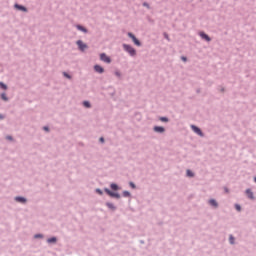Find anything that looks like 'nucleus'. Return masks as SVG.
Returning a JSON list of instances; mask_svg holds the SVG:
<instances>
[{
  "label": "nucleus",
  "instance_id": "nucleus-6",
  "mask_svg": "<svg viewBox=\"0 0 256 256\" xmlns=\"http://www.w3.org/2000/svg\"><path fill=\"white\" fill-rule=\"evenodd\" d=\"M14 9H17V11H22L23 13H27L29 10L27 9V7L21 5V4H18V3H15L14 4Z\"/></svg>",
  "mask_w": 256,
  "mask_h": 256
},
{
  "label": "nucleus",
  "instance_id": "nucleus-23",
  "mask_svg": "<svg viewBox=\"0 0 256 256\" xmlns=\"http://www.w3.org/2000/svg\"><path fill=\"white\" fill-rule=\"evenodd\" d=\"M122 196L123 197H131V192H129V191H127V190H124L123 192H122Z\"/></svg>",
  "mask_w": 256,
  "mask_h": 256
},
{
  "label": "nucleus",
  "instance_id": "nucleus-37",
  "mask_svg": "<svg viewBox=\"0 0 256 256\" xmlns=\"http://www.w3.org/2000/svg\"><path fill=\"white\" fill-rule=\"evenodd\" d=\"M165 39H169V35L167 33L164 34Z\"/></svg>",
  "mask_w": 256,
  "mask_h": 256
},
{
  "label": "nucleus",
  "instance_id": "nucleus-9",
  "mask_svg": "<svg viewBox=\"0 0 256 256\" xmlns=\"http://www.w3.org/2000/svg\"><path fill=\"white\" fill-rule=\"evenodd\" d=\"M94 71L96 72V73H99L100 75L101 74H103V73H105V68H103L101 65H99V64H96V65H94Z\"/></svg>",
  "mask_w": 256,
  "mask_h": 256
},
{
  "label": "nucleus",
  "instance_id": "nucleus-17",
  "mask_svg": "<svg viewBox=\"0 0 256 256\" xmlns=\"http://www.w3.org/2000/svg\"><path fill=\"white\" fill-rule=\"evenodd\" d=\"M0 99H2V101H9V97H7V94L5 92L0 94Z\"/></svg>",
  "mask_w": 256,
  "mask_h": 256
},
{
  "label": "nucleus",
  "instance_id": "nucleus-20",
  "mask_svg": "<svg viewBox=\"0 0 256 256\" xmlns=\"http://www.w3.org/2000/svg\"><path fill=\"white\" fill-rule=\"evenodd\" d=\"M0 89H3L4 91H7V89H9V87L4 82H0Z\"/></svg>",
  "mask_w": 256,
  "mask_h": 256
},
{
  "label": "nucleus",
  "instance_id": "nucleus-7",
  "mask_svg": "<svg viewBox=\"0 0 256 256\" xmlns=\"http://www.w3.org/2000/svg\"><path fill=\"white\" fill-rule=\"evenodd\" d=\"M100 61H103L104 63H111V57L107 56L106 53H101L100 54Z\"/></svg>",
  "mask_w": 256,
  "mask_h": 256
},
{
  "label": "nucleus",
  "instance_id": "nucleus-26",
  "mask_svg": "<svg viewBox=\"0 0 256 256\" xmlns=\"http://www.w3.org/2000/svg\"><path fill=\"white\" fill-rule=\"evenodd\" d=\"M95 193H97L98 195H103V190H101L100 188H96Z\"/></svg>",
  "mask_w": 256,
  "mask_h": 256
},
{
  "label": "nucleus",
  "instance_id": "nucleus-33",
  "mask_svg": "<svg viewBox=\"0 0 256 256\" xmlns=\"http://www.w3.org/2000/svg\"><path fill=\"white\" fill-rule=\"evenodd\" d=\"M3 119H5V115L0 114V121H3Z\"/></svg>",
  "mask_w": 256,
  "mask_h": 256
},
{
  "label": "nucleus",
  "instance_id": "nucleus-28",
  "mask_svg": "<svg viewBox=\"0 0 256 256\" xmlns=\"http://www.w3.org/2000/svg\"><path fill=\"white\" fill-rule=\"evenodd\" d=\"M64 77H66V79H72L71 75L67 72H63Z\"/></svg>",
  "mask_w": 256,
  "mask_h": 256
},
{
  "label": "nucleus",
  "instance_id": "nucleus-29",
  "mask_svg": "<svg viewBox=\"0 0 256 256\" xmlns=\"http://www.w3.org/2000/svg\"><path fill=\"white\" fill-rule=\"evenodd\" d=\"M129 187H131V189H137V185H135L133 182H129Z\"/></svg>",
  "mask_w": 256,
  "mask_h": 256
},
{
  "label": "nucleus",
  "instance_id": "nucleus-30",
  "mask_svg": "<svg viewBox=\"0 0 256 256\" xmlns=\"http://www.w3.org/2000/svg\"><path fill=\"white\" fill-rule=\"evenodd\" d=\"M142 5H143V7H146L147 9H151V6L147 2H144Z\"/></svg>",
  "mask_w": 256,
  "mask_h": 256
},
{
  "label": "nucleus",
  "instance_id": "nucleus-35",
  "mask_svg": "<svg viewBox=\"0 0 256 256\" xmlns=\"http://www.w3.org/2000/svg\"><path fill=\"white\" fill-rule=\"evenodd\" d=\"M181 59H182L184 62L187 61V57H185V56H182Z\"/></svg>",
  "mask_w": 256,
  "mask_h": 256
},
{
  "label": "nucleus",
  "instance_id": "nucleus-27",
  "mask_svg": "<svg viewBox=\"0 0 256 256\" xmlns=\"http://www.w3.org/2000/svg\"><path fill=\"white\" fill-rule=\"evenodd\" d=\"M43 234H35L34 239H43Z\"/></svg>",
  "mask_w": 256,
  "mask_h": 256
},
{
  "label": "nucleus",
  "instance_id": "nucleus-10",
  "mask_svg": "<svg viewBox=\"0 0 256 256\" xmlns=\"http://www.w3.org/2000/svg\"><path fill=\"white\" fill-rule=\"evenodd\" d=\"M208 204L211 207H214V209H218L219 208V202H217V200H215L213 198L208 201Z\"/></svg>",
  "mask_w": 256,
  "mask_h": 256
},
{
  "label": "nucleus",
  "instance_id": "nucleus-31",
  "mask_svg": "<svg viewBox=\"0 0 256 256\" xmlns=\"http://www.w3.org/2000/svg\"><path fill=\"white\" fill-rule=\"evenodd\" d=\"M235 209H236V211L241 212V205L235 204Z\"/></svg>",
  "mask_w": 256,
  "mask_h": 256
},
{
  "label": "nucleus",
  "instance_id": "nucleus-25",
  "mask_svg": "<svg viewBox=\"0 0 256 256\" xmlns=\"http://www.w3.org/2000/svg\"><path fill=\"white\" fill-rule=\"evenodd\" d=\"M114 75H116V77H117L118 79H121V72H120L119 70H116V71L114 72Z\"/></svg>",
  "mask_w": 256,
  "mask_h": 256
},
{
  "label": "nucleus",
  "instance_id": "nucleus-13",
  "mask_svg": "<svg viewBox=\"0 0 256 256\" xmlns=\"http://www.w3.org/2000/svg\"><path fill=\"white\" fill-rule=\"evenodd\" d=\"M245 193L248 199H251V200L255 199V195L253 194V191L251 190V188L246 189Z\"/></svg>",
  "mask_w": 256,
  "mask_h": 256
},
{
  "label": "nucleus",
  "instance_id": "nucleus-15",
  "mask_svg": "<svg viewBox=\"0 0 256 256\" xmlns=\"http://www.w3.org/2000/svg\"><path fill=\"white\" fill-rule=\"evenodd\" d=\"M76 29L78 31H81L82 33H89V30L87 28H85L83 25L81 24H77L76 25Z\"/></svg>",
  "mask_w": 256,
  "mask_h": 256
},
{
  "label": "nucleus",
  "instance_id": "nucleus-24",
  "mask_svg": "<svg viewBox=\"0 0 256 256\" xmlns=\"http://www.w3.org/2000/svg\"><path fill=\"white\" fill-rule=\"evenodd\" d=\"M186 175H187V177H195V173H193V171H191V170H187Z\"/></svg>",
  "mask_w": 256,
  "mask_h": 256
},
{
  "label": "nucleus",
  "instance_id": "nucleus-34",
  "mask_svg": "<svg viewBox=\"0 0 256 256\" xmlns=\"http://www.w3.org/2000/svg\"><path fill=\"white\" fill-rule=\"evenodd\" d=\"M43 129H44V131L49 132V127L48 126H44Z\"/></svg>",
  "mask_w": 256,
  "mask_h": 256
},
{
  "label": "nucleus",
  "instance_id": "nucleus-16",
  "mask_svg": "<svg viewBox=\"0 0 256 256\" xmlns=\"http://www.w3.org/2000/svg\"><path fill=\"white\" fill-rule=\"evenodd\" d=\"M110 189L112 191H119V189H121V188L119 187V185L117 183H111L110 184Z\"/></svg>",
  "mask_w": 256,
  "mask_h": 256
},
{
  "label": "nucleus",
  "instance_id": "nucleus-22",
  "mask_svg": "<svg viewBox=\"0 0 256 256\" xmlns=\"http://www.w3.org/2000/svg\"><path fill=\"white\" fill-rule=\"evenodd\" d=\"M83 106L86 107V109H91V102L86 100L83 102Z\"/></svg>",
  "mask_w": 256,
  "mask_h": 256
},
{
  "label": "nucleus",
  "instance_id": "nucleus-18",
  "mask_svg": "<svg viewBox=\"0 0 256 256\" xmlns=\"http://www.w3.org/2000/svg\"><path fill=\"white\" fill-rule=\"evenodd\" d=\"M229 243L230 245H235V236L233 234L229 235Z\"/></svg>",
  "mask_w": 256,
  "mask_h": 256
},
{
  "label": "nucleus",
  "instance_id": "nucleus-12",
  "mask_svg": "<svg viewBox=\"0 0 256 256\" xmlns=\"http://www.w3.org/2000/svg\"><path fill=\"white\" fill-rule=\"evenodd\" d=\"M199 36L201 37V39H204V41H207L208 43L211 41V37L205 32H200Z\"/></svg>",
  "mask_w": 256,
  "mask_h": 256
},
{
  "label": "nucleus",
  "instance_id": "nucleus-3",
  "mask_svg": "<svg viewBox=\"0 0 256 256\" xmlns=\"http://www.w3.org/2000/svg\"><path fill=\"white\" fill-rule=\"evenodd\" d=\"M128 37L130 39H132L134 45H136V47H141L143 44L141 43V41L139 39H137V37L135 36V34L128 32Z\"/></svg>",
  "mask_w": 256,
  "mask_h": 256
},
{
  "label": "nucleus",
  "instance_id": "nucleus-11",
  "mask_svg": "<svg viewBox=\"0 0 256 256\" xmlns=\"http://www.w3.org/2000/svg\"><path fill=\"white\" fill-rule=\"evenodd\" d=\"M154 133H165V127L163 126H154L153 127Z\"/></svg>",
  "mask_w": 256,
  "mask_h": 256
},
{
  "label": "nucleus",
  "instance_id": "nucleus-38",
  "mask_svg": "<svg viewBox=\"0 0 256 256\" xmlns=\"http://www.w3.org/2000/svg\"><path fill=\"white\" fill-rule=\"evenodd\" d=\"M220 91H221V93H225V88L222 87V88L220 89Z\"/></svg>",
  "mask_w": 256,
  "mask_h": 256
},
{
  "label": "nucleus",
  "instance_id": "nucleus-36",
  "mask_svg": "<svg viewBox=\"0 0 256 256\" xmlns=\"http://www.w3.org/2000/svg\"><path fill=\"white\" fill-rule=\"evenodd\" d=\"M7 139H8L9 141H13V137H12V136H7Z\"/></svg>",
  "mask_w": 256,
  "mask_h": 256
},
{
  "label": "nucleus",
  "instance_id": "nucleus-8",
  "mask_svg": "<svg viewBox=\"0 0 256 256\" xmlns=\"http://www.w3.org/2000/svg\"><path fill=\"white\" fill-rule=\"evenodd\" d=\"M14 201H16V203H21L22 205H26L27 203V198L23 197V196H16L14 198Z\"/></svg>",
  "mask_w": 256,
  "mask_h": 256
},
{
  "label": "nucleus",
  "instance_id": "nucleus-5",
  "mask_svg": "<svg viewBox=\"0 0 256 256\" xmlns=\"http://www.w3.org/2000/svg\"><path fill=\"white\" fill-rule=\"evenodd\" d=\"M191 129L192 131H194V133H196V135H199V137H205V134L203 133L201 128L197 127L196 125H191Z\"/></svg>",
  "mask_w": 256,
  "mask_h": 256
},
{
  "label": "nucleus",
  "instance_id": "nucleus-40",
  "mask_svg": "<svg viewBox=\"0 0 256 256\" xmlns=\"http://www.w3.org/2000/svg\"><path fill=\"white\" fill-rule=\"evenodd\" d=\"M254 181L256 182V177H254Z\"/></svg>",
  "mask_w": 256,
  "mask_h": 256
},
{
  "label": "nucleus",
  "instance_id": "nucleus-21",
  "mask_svg": "<svg viewBox=\"0 0 256 256\" xmlns=\"http://www.w3.org/2000/svg\"><path fill=\"white\" fill-rule=\"evenodd\" d=\"M159 121H161L162 123H169V119L166 116H161L159 118Z\"/></svg>",
  "mask_w": 256,
  "mask_h": 256
},
{
  "label": "nucleus",
  "instance_id": "nucleus-32",
  "mask_svg": "<svg viewBox=\"0 0 256 256\" xmlns=\"http://www.w3.org/2000/svg\"><path fill=\"white\" fill-rule=\"evenodd\" d=\"M99 141H100V143H105V138L100 137V138H99Z\"/></svg>",
  "mask_w": 256,
  "mask_h": 256
},
{
  "label": "nucleus",
  "instance_id": "nucleus-14",
  "mask_svg": "<svg viewBox=\"0 0 256 256\" xmlns=\"http://www.w3.org/2000/svg\"><path fill=\"white\" fill-rule=\"evenodd\" d=\"M105 205L110 211H117V206H115V204L111 202H106Z\"/></svg>",
  "mask_w": 256,
  "mask_h": 256
},
{
  "label": "nucleus",
  "instance_id": "nucleus-1",
  "mask_svg": "<svg viewBox=\"0 0 256 256\" xmlns=\"http://www.w3.org/2000/svg\"><path fill=\"white\" fill-rule=\"evenodd\" d=\"M124 51H126V53H128L130 55V57H135V55H137V50H135V48H133V46L129 45V44H123L122 45Z\"/></svg>",
  "mask_w": 256,
  "mask_h": 256
},
{
  "label": "nucleus",
  "instance_id": "nucleus-41",
  "mask_svg": "<svg viewBox=\"0 0 256 256\" xmlns=\"http://www.w3.org/2000/svg\"><path fill=\"white\" fill-rule=\"evenodd\" d=\"M226 192H229V190H228V189H226Z\"/></svg>",
  "mask_w": 256,
  "mask_h": 256
},
{
  "label": "nucleus",
  "instance_id": "nucleus-39",
  "mask_svg": "<svg viewBox=\"0 0 256 256\" xmlns=\"http://www.w3.org/2000/svg\"><path fill=\"white\" fill-rule=\"evenodd\" d=\"M196 93H201V91H200V90H197Z\"/></svg>",
  "mask_w": 256,
  "mask_h": 256
},
{
  "label": "nucleus",
  "instance_id": "nucleus-2",
  "mask_svg": "<svg viewBox=\"0 0 256 256\" xmlns=\"http://www.w3.org/2000/svg\"><path fill=\"white\" fill-rule=\"evenodd\" d=\"M104 192L109 197H112V199H121V194H119L118 192H113L109 188H104Z\"/></svg>",
  "mask_w": 256,
  "mask_h": 256
},
{
  "label": "nucleus",
  "instance_id": "nucleus-4",
  "mask_svg": "<svg viewBox=\"0 0 256 256\" xmlns=\"http://www.w3.org/2000/svg\"><path fill=\"white\" fill-rule=\"evenodd\" d=\"M76 45H78L79 51H85V49H89V46L83 42V40L76 41Z\"/></svg>",
  "mask_w": 256,
  "mask_h": 256
},
{
  "label": "nucleus",
  "instance_id": "nucleus-19",
  "mask_svg": "<svg viewBox=\"0 0 256 256\" xmlns=\"http://www.w3.org/2000/svg\"><path fill=\"white\" fill-rule=\"evenodd\" d=\"M47 243H57V237L53 236L47 239Z\"/></svg>",
  "mask_w": 256,
  "mask_h": 256
}]
</instances>
